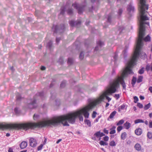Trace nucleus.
<instances>
[{
	"instance_id": "1",
	"label": "nucleus",
	"mask_w": 152,
	"mask_h": 152,
	"mask_svg": "<svg viewBox=\"0 0 152 152\" xmlns=\"http://www.w3.org/2000/svg\"><path fill=\"white\" fill-rule=\"evenodd\" d=\"M77 117L80 121H83L82 114L79 110L59 117H54L50 120L37 123L28 122L22 124V129L27 130L29 129H34L37 127H42L46 126L52 125L55 126L61 123L64 126H69L67 121L70 123L73 124L75 122L76 118Z\"/></svg>"
},
{
	"instance_id": "2",
	"label": "nucleus",
	"mask_w": 152,
	"mask_h": 152,
	"mask_svg": "<svg viewBox=\"0 0 152 152\" xmlns=\"http://www.w3.org/2000/svg\"><path fill=\"white\" fill-rule=\"evenodd\" d=\"M140 12V20L139 21V27L138 34V38L137 41V52L135 54L134 58V60L139 55L140 49L143 45V40L146 42L149 41L151 40V37L149 36H147L144 38L143 37L145 35V24L149 25V23L145 22V21L149 20V18L145 14L148 12L147 10L148 9V5L145 3V1L140 2L139 5Z\"/></svg>"
},
{
	"instance_id": "3",
	"label": "nucleus",
	"mask_w": 152,
	"mask_h": 152,
	"mask_svg": "<svg viewBox=\"0 0 152 152\" xmlns=\"http://www.w3.org/2000/svg\"><path fill=\"white\" fill-rule=\"evenodd\" d=\"M134 64V63H129L128 65L126 66L125 70L123 71L121 77H119L117 80L114 81V82L110 84V85H112L115 83L116 82H118V85L115 86V88L116 89V88L119 86V83H120L122 85L123 88L125 89L126 85L124 79V78L127 76L128 74H133V72L132 71V69H130V67L132 66V65H133Z\"/></svg>"
},
{
	"instance_id": "4",
	"label": "nucleus",
	"mask_w": 152,
	"mask_h": 152,
	"mask_svg": "<svg viewBox=\"0 0 152 152\" xmlns=\"http://www.w3.org/2000/svg\"><path fill=\"white\" fill-rule=\"evenodd\" d=\"M118 82H116L113 85H110V87L99 97V98L94 101L96 104H99L105 98L109 102L111 99V98L108 96V95H111L112 93H115L116 91L115 86L118 85Z\"/></svg>"
},
{
	"instance_id": "5",
	"label": "nucleus",
	"mask_w": 152,
	"mask_h": 152,
	"mask_svg": "<svg viewBox=\"0 0 152 152\" xmlns=\"http://www.w3.org/2000/svg\"><path fill=\"white\" fill-rule=\"evenodd\" d=\"M137 45L136 46V49L135 50V51L134 52V54L133 56H132V57L131 59L128 62L127 64V66H128L129 64V63H134V64L133 65H132L131 67H130V69H132V68L136 64V62H137V59L138 58L139 56H140V58H141L142 59H145V58L147 57V55L144 52H141V49L142 48H141L140 52H139V55L136 58H135V60H134V56H135V53L136 52H137Z\"/></svg>"
},
{
	"instance_id": "6",
	"label": "nucleus",
	"mask_w": 152,
	"mask_h": 152,
	"mask_svg": "<svg viewBox=\"0 0 152 152\" xmlns=\"http://www.w3.org/2000/svg\"><path fill=\"white\" fill-rule=\"evenodd\" d=\"M96 105V104L94 101L91 102L88 106L79 110V111L81 112L82 114H83L85 118H88L89 115V113L88 111Z\"/></svg>"
},
{
	"instance_id": "7",
	"label": "nucleus",
	"mask_w": 152,
	"mask_h": 152,
	"mask_svg": "<svg viewBox=\"0 0 152 152\" xmlns=\"http://www.w3.org/2000/svg\"><path fill=\"white\" fill-rule=\"evenodd\" d=\"M66 11L67 13L69 15H72L73 14V10L72 8L69 7L68 6H66L65 7H63L61 9L60 14L63 15L65 12Z\"/></svg>"
},
{
	"instance_id": "8",
	"label": "nucleus",
	"mask_w": 152,
	"mask_h": 152,
	"mask_svg": "<svg viewBox=\"0 0 152 152\" xmlns=\"http://www.w3.org/2000/svg\"><path fill=\"white\" fill-rule=\"evenodd\" d=\"M72 6L78 10V12L79 14L82 13L84 10V6L82 5H80L76 3L72 4Z\"/></svg>"
},
{
	"instance_id": "9",
	"label": "nucleus",
	"mask_w": 152,
	"mask_h": 152,
	"mask_svg": "<svg viewBox=\"0 0 152 152\" xmlns=\"http://www.w3.org/2000/svg\"><path fill=\"white\" fill-rule=\"evenodd\" d=\"M65 28L64 24L61 25V27H58V26H53L52 29L54 31V33H57L58 31H60V32H62L64 31V29Z\"/></svg>"
},
{
	"instance_id": "10",
	"label": "nucleus",
	"mask_w": 152,
	"mask_h": 152,
	"mask_svg": "<svg viewBox=\"0 0 152 152\" xmlns=\"http://www.w3.org/2000/svg\"><path fill=\"white\" fill-rule=\"evenodd\" d=\"M29 142L30 145L33 148L37 146V143L36 140L33 138H30L29 140Z\"/></svg>"
},
{
	"instance_id": "11",
	"label": "nucleus",
	"mask_w": 152,
	"mask_h": 152,
	"mask_svg": "<svg viewBox=\"0 0 152 152\" xmlns=\"http://www.w3.org/2000/svg\"><path fill=\"white\" fill-rule=\"evenodd\" d=\"M37 107V104H36V100L34 99L31 102L29 103L27 105L26 108L32 109L36 108Z\"/></svg>"
},
{
	"instance_id": "12",
	"label": "nucleus",
	"mask_w": 152,
	"mask_h": 152,
	"mask_svg": "<svg viewBox=\"0 0 152 152\" xmlns=\"http://www.w3.org/2000/svg\"><path fill=\"white\" fill-rule=\"evenodd\" d=\"M127 10L129 14L131 12H134V7L132 5L131 3L130 4H129L128 5Z\"/></svg>"
},
{
	"instance_id": "13",
	"label": "nucleus",
	"mask_w": 152,
	"mask_h": 152,
	"mask_svg": "<svg viewBox=\"0 0 152 152\" xmlns=\"http://www.w3.org/2000/svg\"><path fill=\"white\" fill-rule=\"evenodd\" d=\"M97 46L95 48V50L97 51L98 50L99 47H101L104 45V43L100 41H99L97 42Z\"/></svg>"
},
{
	"instance_id": "14",
	"label": "nucleus",
	"mask_w": 152,
	"mask_h": 152,
	"mask_svg": "<svg viewBox=\"0 0 152 152\" xmlns=\"http://www.w3.org/2000/svg\"><path fill=\"white\" fill-rule=\"evenodd\" d=\"M20 145V147L21 149H24L26 148L27 146V142L26 141H23L21 143Z\"/></svg>"
},
{
	"instance_id": "15",
	"label": "nucleus",
	"mask_w": 152,
	"mask_h": 152,
	"mask_svg": "<svg viewBox=\"0 0 152 152\" xmlns=\"http://www.w3.org/2000/svg\"><path fill=\"white\" fill-rule=\"evenodd\" d=\"M135 133L138 136L140 135L142 133V130L141 128L137 129L135 130Z\"/></svg>"
},
{
	"instance_id": "16",
	"label": "nucleus",
	"mask_w": 152,
	"mask_h": 152,
	"mask_svg": "<svg viewBox=\"0 0 152 152\" xmlns=\"http://www.w3.org/2000/svg\"><path fill=\"white\" fill-rule=\"evenodd\" d=\"M131 124L127 121L124 124V126L125 128L127 129H128L130 128L131 126Z\"/></svg>"
},
{
	"instance_id": "17",
	"label": "nucleus",
	"mask_w": 152,
	"mask_h": 152,
	"mask_svg": "<svg viewBox=\"0 0 152 152\" xmlns=\"http://www.w3.org/2000/svg\"><path fill=\"white\" fill-rule=\"evenodd\" d=\"M134 148L136 150L138 151H140L141 150V146L140 144L137 143L134 146Z\"/></svg>"
},
{
	"instance_id": "18",
	"label": "nucleus",
	"mask_w": 152,
	"mask_h": 152,
	"mask_svg": "<svg viewBox=\"0 0 152 152\" xmlns=\"http://www.w3.org/2000/svg\"><path fill=\"white\" fill-rule=\"evenodd\" d=\"M116 113V112L115 111H114L113 112L110 114V115L109 116V117L108 118L107 120H109V118L112 119L113 118V117L115 116V115Z\"/></svg>"
},
{
	"instance_id": "19",
	"label": "nucleus",
	"mask_w": 152,
	"mask_h": 152,
	"mask_svg": "<svg viewBox=\"0 0 152 152\" xmlns=\"http://www.w3.org/2000/svg\"><path fill=\"white\" fill-rule=\"evenodd\" d=\"M127 134L126 132H124L122 133L121 136V139L124 140L126 138Z\"/></svg>"
},
{
	"instance_id": "20",
	"label": "nucleus",
	"mask_w": 152,
	"mask_h": 152,
	"mask_svg": "<svg viewBox=\"0 0 152 152\" xmlns=\"http://www.w3.org/2000/svg\"><path fill=\"white\" fill-rule=\"evenodd\" d=\"M144 123V121L143 120H142V119H137V120H135V121H134L135 124H138L139 123Z\"/></svg>"
},
{
	"instance_id": "21",
	"label": "nucleus",
	"mask_w": 152,
	"mask_h": 152,
	"mask_svg": "<svg viewBox=\"0 0 152 152\" xmlns=\"http://www.w3.org/2000/svg\"><path fill=\"white\" fill-rule=\"evenodd\" d=\"M84 122L85 123L87 124L89 126H91V122L89 120L85 119L84 121Z\"/></svg>"
},
{
	"instance_id": "22",
	"label": "nucleus",
	"mask_w": 152,
	"mask_h": 152,
	"mask_svg": "<svg viewBox=\"0 0 152 152\" xmlns=\"http://www.w3.org/2000/svg\"><path fill=\"white\" fill-rule=\"evenodd\" d=\"M99 143L101 145H108V143L102 140L100 141Z\"/></svg>"
},
{
	"instance_id": "23",
	"label": "nucleus",
	"mask_w": 152,
	"mask_h": 152,
	"mask_svg": "<svg viewBox=\"0 0 152 152\" xmlns=\"http://www.w3.org/2000/svg\"><path fill=\"white\" fill-rule=\"evenodd\" d=\"M143 78V77L142 76H139L137 80V82L138 83H140L142 81Z\"/></svg>"
},
{
	"instance_id": "24",
	"label": "nucleus",
	"mask_w": 152,
	"mask_h": 152,
	"mask_svg": "<svg viewBox=\"0 0 152 152\" xmlns=\"http://www.w3.org/2000/svg\"><path fill=\"white\" fill-rule=\"evenodd\" d=\"M74 61L73 59L71 58H68V63L69 64H71Z\"/></svg>"
},
{
	"instance_id": "25",
	"label": "nucleus",
	"mask_w": 152,
	"mask_h": 152,
	"mask_svg": "<svg viewBox=\"0 0 152 152\" xmlns=\"http://www.w3.org/2000/svg\"><path fill=\"white\" fill-rule=\"evenodd\" d=\"M124 122V120L123 119H121L119 121L118 123H117L116 125L117 126H119L120 125L123 124Z\"/></svg>"
},
{
	"instance_id": "26",
	"label": "nucleus",
	"mask_w": 152,
	"mask_h": 152,
	"mask_svg": "<svg viewBox=\"0 0 152 152\" xmlns=\"http://www.w3.org/2000/svg\"><path fill=\"white\" fill-rule=\"evenodd\" d=\"M84 53L83 52H81L79 56V58L81 60H82L84 58Z\"/></svg>"
},
{
	"instance_id": "27",
	"label": "nucleus",
	"mask_w": 152,
	"mask_h": 152,
	"mask_svg": "<svg viewBox=\"0 0 152 152\" xmlns=\"http://www.w3.org/2000/svg\"><path fill=\"white\" fill-rule=\"evenodd\" d=\"M147 136L149 139H151L152 138V133L150 132H148Z\"/></svg>"
},
{
	"instance_id": "28",
	"label": "nucleus",
	"mask_w": 152,
	"mask_h": 152,
	"mask_svg": "<svg viewBox=\"0 0 152 152\" xmlns=\"http://www.w3.org/2000/svg\"><path fill=\"white\" fill-rule=\"evenodd\" d=\"M81 22L80 20H78L75 22V26L78 27L80 25Z\"/></svg>"
},
{
	"instance_id": "29",
	"label": "nucleus",
	"mask_w": 152,
	"mask_h": 152,
	"mask_svg": "<svg viewBox=\"0 0 152 152\" xmlns=\"http://www.w3.org/2000/svg\"><path fill=\"white\" fill-rule=\"evenodd\" d=\"M100 131H98L95 133L94 134V136H96L97 138L100 137Z\"/></svg>"
},
{
	"instance_id": "30",
	"label": "nucleus",
	"mask_w": 152,
	"mask_h": 152,
	"mask_svg": "<svg viewBox=\"0 0 152 152\" xmlns=\"http://www.w3.org/2000/svg\"><path fill=\"white\" fill-rule=\"evenodd\" d=\"M150 69H151V71H152V66H151V67H150V66L148 65H147L146 66V69L147 71H148L150 70Z\"/></svg>"
},
{
	"instance_id": "31",
	"label": "nucleus",
	"mask_w": 152,
	"mask_h": 152,
	"mask_svg": "<svg viewBox=\"0 0 152 152\" xmlns=\"http://www.w3.org/2000/svg\"><path fill=\"white\" fill-rule=\"evenodd\" d=\"M151 107V104L150 103L148 104H147L145 105V106L144 108V109L145 110H147L149 109Z\"/></svg>"
},
{
	"instance_id": "32",
	"label": "nucleus",
	"mask_w": 152,
	"mask_h": 152,
	"mask_svg": "<svg viewBox=\"0 0 152 152\" xmlns=\"http://www.w3.org/2000/svg\"><path fill=\"white\" fill-rule=\"evenodd\" d=\"M136 81V78L134 77H133L132 81V84L134 85L135 84Z\"/></svg>"
},
{
	"instance_id": "33",
	"label": "nucleus",
	"mask_w": 152,
	"mask_h": 152,
	"mask_svg": "<svg viewBox=\"0 0 152 152\" xmlns=\"http://www.w3.org/2000/svg\"><path fill=\"white\" fill-rule=\"evenodd\" d=\"M52 42L51 41H50L47 44V46L50 49L52 47Z\"/></svg>"
},
{
	"instance_id": "34",
	"label": "nucleus",
	"mask_w": 152,
	"mask_h": 152,
	"mask_svg": "<svg viewBox=\"0 0 152 152\" xmlns=\"http://www.w3.org/2000/svg\"><path fill=\"white\" fill-rule=\"evenodd\" d=\"M66 81H62L61 85L60 86L61 88H64V87L66 85Z\"/></svg>"
},
{
	"instance_id": "35",
	"label": "nucleus",
	"mask_w": 152,
	"mask_h": 152,
	"mask_svg": "<svg viewBox=\"0 0 152 152\" xmlns=\"http://www.w3.org/2000/svg\"><path fill=\"white\" fill-rule=\"evenodd\" d=\"M109 145L112 146H115L116 144L115 142L113 140L110 142Z\"/></svg>"
},
{
	"instance_id": "36",
	"label": "nucleus",
	"mask_w": 152,
	"mask_h": 152,
	"mask_svg": "<svg viewBox=\"0 0 152 152\" xmlns=\"http://www.w3.org/2000/svg\"><path fill=\"white\" fill-rule=\"evenodd\" d=\"M144 68L142 67L139 70L138 73L140 74H142L144 73Z\"/></svg>"
},
{
	"instance_id": "37",
	"label": "nucleus",
	"mask_w": 152,
	"mask_h": 152,
	"mask_svg": "<svg viewBox=\"0 0 152 152\" xmlns=\"http://www.w3.org/2000/svg\"><path fill=\"white\" fill-rule=\"evenodd\" d=\"M69 24L71 26H75V22L73 20H71L69 21Z\"/></svg>"
},
{
	"instance_id": "38",
	"label": "nucleus",
	"mask_w": 152,
	"mask_h": 152,
	"mask_svg": "<svg viewBox=\"0 0 152 152\" xmlns=\"http://www.w3.org/2000/svg\"><path fill=\"white\" fill-rule=\"evenodd\" d=\"M16 98L17 100H20L21 98L20 95L18 93H17L16 96Z\"/></svg>"
},
{
	"instance_id": "39",
	"label": "nucleus",
	"mask_w": 152,
	"mask_h": 152,
	"mask_svg": "<svg viewBox=\"0 0 152 152\" xmlns=\"http://www.w3.org/2000/svg\"><path fill=\"white\" fill-rule=\"evenodd\" d=\"M112 17L111 15H108V18H107V21L109 23H111V19Z\"/></svg>"
},
{
	"instance_id": "40",
	"label": "nucleus",
	"mask_w": 152,
	"mask_h": 152,
	"mask_svg": "<svg viewBox=\"0 0 152 152\" xmlns=\"http://www.w3.org/2000/svg\"><path fill=\"white\" fill-rule=\"evenodd\" d=\"M14 111L15 113L18 114L20 113V111L18 107H15L14 109Z\"/></svg>"
},
{
	"instance_id": "41",
	"label": "nucleus",
	"mask_w": 152,
	"mask_h": 152,
	"mask_svg": "<svg viewBox=\"0 0 152 152\" xmlns=\"http://www.w3.org/2000/svg\"><path fill=\"white\" fill-rule=\"evenodd\" d=\"M123 127L122 126H118L117 128V130L118 132H120L121 130L123 129Z\"/></svg>"
},
{
	"instance_id": "42",
	"label": "nucleus",
	"mask_w": 152,
	"mask_h": 152,
	"mask_svg": "<svg viewBox=\"0 0 152 152\" xmlns=\"http://www.w3.org/2000/svg\"><path fill=\"white\" fill-rule=\"evenodd\" d=\"M43 144H41L38 147H37V150L38 151H40V150H41L43 146Z\"/></svg>"
},
{
	"instance_id": "43",
	"label": "nucleus",
	"mask_w": 152,
	"mask_h": 152,
	"mask_svg": "<svg viewBox=\"0 0 152 152\" xmlns=\"http://www.w3.org/2000/svg\"><path fill=\"white\" fill-rule=\"evenodd\" d=\"M125 107V105L124 104H123L121 105L119 107V111H120V109L121 110L124 109Z\"/></svg>"
},
{
	"instance_id": "44",
	"label": "nucleus",
	"mask_w": 152,
	"mask_h": 152,
	"mask_svg": "<svg viewBox=\"0 0 152 152\" xmlns=\"http://www.w3.org/2000/svg\"><path fill=\"white\" fill-rule=\"evenodd\" d=\"M134 102L135 103H137V102L138 101V98L136 96H134Z\"/></svg>"
},
{
	"instance_id": "45",
	"label": "nucleus",
	"mask_w": 152,
	"mask_h": 152,
	"mask_svg": "<svg viewBox=\"0 0 152 152\" xmlns=\"http://www.w3.org/2000/svg\"><path fill=\"white\" fill-rule=\"evenodd\" d=\"M38 94L39 96L42 98V97L44 95V93L43 92H39Z\"/></svg>"
},
{
	"instance_id": "46",
	"label": "nucleus",
	"mask_w": 152,
	"mask_h": 152,
	"mask_svg": "<svg viewBox=\"0 0 152 152\" xmlns=\"http://www.w3.org/2000/svg\"><path fill=\"white\" fill-rule=\"evenodd\" d=\"M97 113L95 111H93V114H92V118H95L96 116V114Z\"/></svg>"
},
{
	"instance_id": "47",
	"label": "nucleus",
	"mask_w": 152,
	"mask_h": 152,
	"mask_svg": "<svg viewBox=\"0 0 152 152\" xmlns=\"http://www.w3.org/2000/svg\"><path fill=\"white\" fill-rule=\"evenodd\" d=\"M137 106L140 108H142L143 107V105L140 103H137Z\"/></svg>"
},
{
	"instance_id": "48",
	"label": "nucleus",
	"mask_w": 152,
	"mask_h": 152,
	"mask_svg": "<svg viewBox=\"0 0 152 152\" xmlns=\"http://www.w3.org/2000/svg\"><path fill=\"white\" fill-rule=\"evenodd\" d=\"M109 138L107 136H106L103 137V140L104 141H107L108 140Z\"/></svg>"
},
{
	"instance_id": "49",
	"label": "nucleus",
	"mask_w": 152,
	"mask_h": 152,
	"mask_svg": "<svg viewBox=\"0 0 152 152\" xmlns=\"http://www.w3.org/2000/svg\"><path fill=\"white\" fill-rule=\"evenodd\" d=\"M123 11L121 9H119L118 10V15H120L122 12Z\"/></svg>"
},
{
	"instance_id": "50",
	"label": "nucleus",
	"mask_w": 152,
	"mask_h": 152,
	"mask_svg": "<svg viewBox=\"0 0 152 152\" xmlns=\"http://www.w3.org/2000/svg\"><path fill=\"white\" fill-rule=\"evenodd\" d=\"M114 97L116 98L117 99H118L120 97V95L119 94H115Z\"/></svg>"
},
{
	"instance_id": "51",
	"label": "nucleus",
	"mask_w": 152,
	"mask_h": 152,
	"mask_svg": "<svg viewBox=\"0 0 152 152\" xmlns=\"http://www.w3.org/2000/svg\"><path fill=\"white\" fill-rule=\"evenodd\" d=\"M118 58V55L117 53H115V56H114V58L115 59V61L117 60Z\"/></svg>"
},
{
	"instance_id": "52",
	"label": "nucleus",
	"mask_w": 152,
	"mask_h": 152,
	"mask_svg": "<svg viewBox=\"0 0 152 152\" xmlns=\"http://www.w3.org/2000/svg\"><path fill=\"white\" fill-rule=\"evenodd\" d=\"M39 116L37 115L34 114V115L33 118L35 120L37 119V118Z\"/></svg>"
},
{
	"instance_id": "53",
	"label": "nucleus",
	"mask_w": 152,
	"mask_h": 152,
	"mask_svg": "<svg viewBox=\"0 0 152 152\" xmlns=\"http://www.w3.org/2000/svg\"><path fill=\"white\" fill-rule=\"evenodd\" d=\"M115 130H113L111 131L110 132V134H114L115 133Z\"/></svg>"
},
{
	"instance_id": "54",
	"label": "nucleus",
	"mask_w": 152,
	"mask_h": 152,
	"mask_svg": "<svg viewBox=\"0 0 152 152\" xmlns=\"http://www.w3.org/2000/svg\"><path fill=\"white\" fill-rule=\"evenodd\" d=\"M149 127L150 128H152V121H149Z\"/></svg>"
},
{
	"instance_id": "55",
	"label": "nucleus",
	"mask_w": 152,
	"mask_h": 152,
	"mask_svg": "<svg viewBox=\"0 0 152 152\" xmlns=\"http://www.w3.org/2000/svg\"><path fill=\"white\" fill-rule=\"evenodd\" d=\"M103 132H104V133L106 134H108V130L106 129L105 128L103 130Z\"/></svg>"
},
{
	"instance_id": "56",
	"label": "nucleus",
	"mask_w": 152,
	"mask_h": 152,
	"mask_svg": "<svg viewBox=\"0 0 152 152\" xmlns=\"http://www.w3.org/2000/svg\"><path fill=\"white\" fill-rule=\"evenodd\" d=\"M100 137H101L102 136H103L105 135V134H104L102 132H100Z\"/></svg>"
},
{
	"instance_id": "57",
	"label": "nucleus",
	"mask_w": 152,
	"mask_h": 152,
	"mask_svg": "<svg viewBox=\"0 0 152 152\" xmlns=\"http://www.w3.org/2000/svg\"><path fill=\"white\" fill-rule=\"evenodd\" d=\"M45 69H46L45 67L43 66H42L41 67V69L42 70H45Z\"/></svg>"
},
{
	"instance_id": "58",
	"label": "nucleus",
	"mask_w": 152,
	"mask_h": 152,
	"mask_svg": "<svg viewBox=\"0 0 152 152\" xmlns=\"http://www.w3.org/2000/svg\"><path fill=\"white\" fill-rule=\"evenodd\" d=\"M60 40V39L59 38H56V41L57 43H58Z\"/></svg>"
},
{
	"instance_id": "59",
	"label": "nucleus",
	"mask_w": 152,
	"mask_h": 152,
	"mask_svg": "<svg viewBox=\"0 0 152 152\" xmlns=\"http://www.w3.org/2000/svg\"><path fill=\"white\" fill-rule=\"evenodd\" d=\"M123 53L124 54V56H125V55H126V49L124 50L123 51Z\"/></svg>"
},
{
	"instance_id": "60",
	"label": "nucleus",
	"mask_w": 152,
	"mask_h": 152,
	"mask_svg": "<svg viewBox=\"0 0 152 152\" xmlns=\"http://www.w3.org/2000/svg\"><path fill=\"white\" fill-rule=\"evenodd\" d=\"M92 139L94 140H96V137L95 136H94V137H92Z\"/></svg>"
},
{
	"instance_id": "61",
	"label": "nucleus",
	"mask_w": 152,
	"mask_h": 152,
	"mask_svg": "<svg viewBox=\"0 0 152 152\" xmlns=\"http://www.w3.org/2000/svg\"><path fill=\"white\" fill-rule=\"evenodd\" d=\"M140 98L141 100H143L144 99V97L142 96H140Z\"/></svg>"
},
{
	"instance_id": "62",
	"label": "nucleus",
	"mask_w": 152,
	"mask_h": 152,
	"mask_svg": "<svg viewBox=\"0 0 152 152\" xmlns=\"http://www.w3.org/2000/svg\"><path fill=\"white\" fill-rule=\"evenodd\" d=\"M149 90L152 93V87H150L149 88Z\"/></svg>"
},
{
	"instance_id": "63",
	"label": "nucleus",
	"mask_w": 152,
	"mask_h": 152,
	"mask_svg": "<svg viewBox=\"0 0 152 152\" xmlns=\"http://www.w3.org/2000/svg\"><path fill=\"white\" fill-rule=\"evenodd\" d=\"M61 140H62L61 139L58 140H57V141L56 142V143H57V144Z\"/></svg>"
},
{
	"instance_id": "64",
	"label": "nucleus",
	"mask_w": 152,
	"mask_h": 152,
	"mask_svg": "<svg viewBox=\"0 0 152 152\" xmlns=\"http://www.w3.org/2000/svg\"><path fill=\"white\" fill-rule=\"evenodd\" d=\"M110 104L108 103H106V105L105 106V107H107Z\"/></svg>"
}]
</instances>
